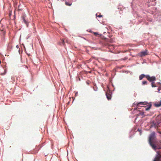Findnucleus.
<instances>
[{
  "mask_svg": "<svg viewBox=\"0 0 161 161\" xmlns=\"http://www.w3.org/2000/svg\"><path fill=\"white\" fill-rule=\"evenodd\" d=\"M4 71L5 72V73H6V71H5V70H4Z\"/></svg>",
  "mask_w": 161,
  "mask_h": 161,
  "instance_id": "7c9ffc66",
  "label": "nucleus"
},
{
  "mask_svg": "<svg viewBox=\"0 0 161 161\" xmlns=\"http://www.w3.org/2000/svg\"><path fill=\"white\" fill-rule=\"evenodd\" d=\"M156 80V77L154 76H153L152 77H151V79L149 81L150 82H154V81L155 80Z\"/></svg>",
  "mask_w": 161,
  "mask_h": 161,
  "instance_id": "1a4fd4ad",
  "label": "nucleus"
},
{
  "mask_svg": "<svg viewBox=\"0 0 161 161\" xmlns=\"http://www.w3.org/2000/svg\"><path fill=\"white\" fill-rule=\"evenodd\" d=\"M155 122V121H152V124H154V122Z\"/></svg>",
  "mask_w": 161,
  "mask_h": 161,
  "instance_id": "5701e85b",
  "label": "nucleus"
},
{
  "mask_svg": "<svg viewBox=\"0 0 161 161\" xmlns=\"http://www.w3.org/2000/svg\"><path fill=\"white\" fill-rule=\"evenodd\" d=\"M65 4L66 5L69 6H71L72 4V3H69L68 2H65Z\"/></svg>",
  "mask_w": 161,
  "mask_h": 161,
  "instance_id": "4468645a",
  "label": "nucleus"
},
{
  "mask_svg": "<svg viewBox=\"0 0 161 161\" xmlns=\"http://www.w3.org/2000/svg\"><path fill=\"white\" fill-rule=\"evenodd\" d=\"M154 105L156 107H159L161 106V101H160L159 103L158 102H155L154 103Z\"/></svg>",
  "mask_w": 161,
  "mask_h": 161,
  "instance_id": "423d86ee",
  "label": "nucleus"
},
{
  "mask_svg": "<svg viewBox=\"0 0 161 161\" xmlns=\"http://www.w3.org/2000/svg\"><path fill=\"white\" fill-rule=\"evenodd\" d=\"M145 77L149 81L151 77H150L149 75H145Z\"/></svg>",
  "mask_w": 161,
  "mask_h": 161,
  "instance_id": "9b49d317",
  "label": "nucleus"
},
{
  "mask_svg": "<svg viewBox=\"0 0 161 161\" xmlns=\"http://www.w3.org/2000/svg\"><path fill=\"white\" fill-rule=\"evenodd\" d=\"M26 16L25 15H22L21 17V18L23 20L24 22L26 25L28 27V24L27 21L25 19V18L26 17Z\"/></svg>",
  "mask_w": 161,
  "mask_h": 161,
  "instance_id": "39448f33",
  "label": "nucleus"
},
{
  "mask_svg": "<svg viewBox=\"0 0 161 161\" xmlns=\"http://www.w3.org/2000/svg\"><path fill=\"white\" fill-rule=\"evenodd\" d=\"M78 92H76L75 93V96H77L78 95Z\"/></svg>",
  "mask_w": 161,
  "mask_h": 161,
  "instance_id": "aec40b11",
  "label": "nucleus"
},
{
  "mask_svg": "<svg viewBox=\"0 0 161 161\" xmlns=\"http://www.w3.org/2000/svg\"><path fill=\"white\" fill-rule=\"evenodd\" d=\"M10 16V13H9V14H8Z\"/></svg>",
  "mask_w": 161,
  "mask_h": 161,
  "instance_id": "bb28decb",
  "label": "nucleus"
},
{
  "mask_svg": "<svg viewBox=\"0 0 161 161\" xmlns=\"http://www.w3.org/2000/svg\"><path fill=\"white\" fill-rule=\"evenodd\" d=\"M37 152V151H36L35 152H32L33 153H35Z\"/></svg>",
  "mask_w": 161,
  "mask_h": 161,
  "instance_id": "412c9836",
  "label": "nucleus"
},
{
  "mask_svg": "<svg viewBox=\"0 0 161 161\" xmlns=\"http://www.w3.org/2000/svg\"><path fill=\"white\" fill-rule=\"evenodd\" d=\"M159 151L156 152L157 154L153 161H161V148L160 146L159 148H157Z\"/></svg>",
  "mask_w": 161,
  "mask_h": 161,
  "instance_id": "f03ea898",
  "label": "nucleus"
},
{
  "mask_svg": "<svg viewBox=\"0 0 161 161\" xmlns=\"http://www.w3.org/2000/svg\"><path fill=\"white\" fill-rule=\"evenodd\" d=\"M62 44L63 45H64V44H65V42L64 40H62Z\"/></svg>",
  "mask_w": 161,
  "mask_h": 161,
  "instance_id": "f3484780",
  "label": "nucleus"
},
{
  "mask_svg": "<svg viewBox=\"0 0 161 161\" xmlns=\"http://www.w3.org/2000/svg\"><path fill=\"white\" fill-rule=\"evenodd\" d=\"M145 75L144 74H142L141 75H140L139 76V80H142L143 78L145 77Z\"/></svg>",
  "mask_w": 161,
  "mask_h": 161,
  "instance_id": "6e6552de",
  "label": "nucleus"
},
{
  "mask_svg": "<svg viewBox=\"0 0 161 161\" xmlns=\"http://www.w3.org/2000/svg\"><path fill=\"white\" fill-rule=\"evenodd\" d=\"M158 91H160V89H159V88H158Z\"/></svg>",
  "mask_w": 161,
  "mask_h": 161,
  "instance_id": "393cba45",
  "label": "nucleus"
},
{
  "mask_svg": "<svg viewBox=\"0 0 161 161\" xmlns=\"http://www.w3.org/2000/svg\"><path fill=\"white\" fill-rule=\"evenodd\" d=\"M144 114V112H140L139 113V115H143Z\"/></svg>",
  "mask_w": 161,
  "mask_h": 161,
  "instance_id": "2eb2a0df",
  "label": "nucleus"
},
{
  "mask_svg": "<svg viewBox=\"0 0 161 161\" xmlns=\"http://www.w3.org/2000/svg\"><path fill=\"white\" fill-rule=\"evenodd\" d=\"M148 143L152 149L155 151L157 150V148H159L160 146L161 145V141L157 140L156 133L154 132L150 134Z\"/></svg>",
  "mask_w": 161,
  "mask_h": 161,
  "instance_id": "f257e3e1",
  "label": "nucleus"
},
{
  "mask_svg": "<svg viewBox=\"0 0 161 161\" xmlns=\"http://www.w3.org/2000/svg\"><path fill=\"white\" fill-rule=\"evenodd\" d=\"M94 34L96 36H97V35H98V33L97 32H94Z\"/></svg>",
  "mask_w": 161,
  "mask_h": 161,
  "instance_id": "a211bd4d",
  "label": "nucleus"
},
{
  "mask_svg": "<svg viewBox=\"0 0 161 161\" xmlns=\"http://www.w3.org/2000/svg\"><path fill=\"white\" fill-rule=\"evenodd\" d=\"M148 104V103L146 102H140L139 103H137V102H134V105H136V107L140 106L141 107H143V106H142V105H147Z\"/></svg>",
  "mask_w": 161,
  "mask_h": 161,
  "instance_id": "7ed1b4c3",
  "label": "nucleus"
},
{
  "mask_svg": "<svg viewBox=\"0 0 161 161\" xmlns=\"http://www.w3.org/2000/svg\"><path fill=\"white\" fill-rule=\"evenodd\" d=\"M108 42H114V40L113 39H111L109 40Z\"/></svg>",
  "mask_w": 161,
  "mask_h": 161,
  "instance_id": "dca6fc26",
  "label": "nucleus"
},
{
  "mask_svg": "<svg viewBox=\"0 0 161 161\" xmlns=\"http://www.w3.org/2000/svg\"><path fill=\"white\" fill-rule=\"evenodd\" d=\"M89 32H92V31H89Z\"/></svg>",
  "mask_w": 161,
  "mask_h": 161,
  "instance_id": "a878e982",
  "label": "nucleus"
},
{
  "mask_svg": "<svg viewBox=\"0 0 161 161\" xmlns=\"http://www.w3.org/2000/svg\"><path fill=\"white\" fill-rule=\"evenodd\" d=\"M158 84H160V82H158Z\"/></svg>",
  "mask_w": 161,
  "mask_h": 161,
  "instance_id": "c85d7f7f",
  "label": "nucleus"
},
{
  "mask_svg": "<svg viewBox=\"0 0 161 161\" xmlns=\"http://www.w3.org/2000/svg\"><path fill=\"white\" fill-rule=\"evenodd\" d=\"M149 21H150V22H152V19H149V20H148Z\"/></svg>",
  "mask_w": 161,
  "mask_h": 161,
  "instance_id": "b1692460",
  "label": "nucleus"
},
{
  "mask_svg": "<svg viewBox=\"0 0 161 161\" xmlns=\"http://www.w3.org/2000/svg\"><path fill=\"white\" fill-rule=\"evenodd\" d=\"M60 1H64V0H60Z\"/></svg>",
  "mask_w": 161,
  "mask_h": 161,
  "instance_id": "72a5a7b5",
  "label": "nucleus"
},
{
  "mask_svg": "<svg viewBox=\"0 0 161 161\" xmlns=\"http://www.w3.org/2000/svg\"><path fill=\"white\" fill-rule=\"evenodd\" d=\"M147 51L146 50L145 51H142L139 53V55L141 57L145 56L146 55H147Z\"/></svg>",
  "mask_w": 161,
  "mask_h": 161,
  "instance_id": "20e7f679",
  "label": "nucleus"
},
{
  "mask_svg": "<svg viewBox=\"0 0 161 161\" xmlns=\"http://www.w3.org/2000/svg\"><path fill=\"white\" fill-rule=\"evenodd\" d=\"M4 74H5V73H4V74H3L1 73V74L2 75H3Z\"/></svg>",
  "mask_w": 161,
  "mask_h": 161,
  "instance_id": "cd10ccee",
  "label": "nucleus"
},
{
  "mask_svg": "<svg viewBox=\"0 0 161 161\" xmlns=\"http://www.w3.org/2000/svg\"><path fill=\"white\" fill-rule=\"evenodd\" d=\"M158 124H157V125H156H156H155V127H157V126H158Z\"/></svg>",
  "mask_w": 161,
  "mask_h": 161,
  "instance_id": "4be33fe9",
  "label": "nucleus"
},
{
  "mask_svg": "<svg viewBox=\"0 0 161 161\" xmlns=\"http://www.w3.org/2000/svg\"><path fill=\"white\" fill-rule=\"evenodd\" d=\"M147 104H148V107L145 108V110L146 111L149 110L152 106V104L151 103H148Z\"/></svg>",
  "mask_w": 161,
  "mask_h": 161,
  "instance_id": "9d476101",
  "label": "nucleus"
},
{
  "mask_svg": "<svg viewBox=\"0 0 161 161\" xmlns=\"http://www.w3.org/2000/svg\"><path fill=\"white\" fill-rule=\"evenodd\" d=\"M154 83V82H152V83H151V86H152V87H156L157 86L156 85H153Z\"/></svg>",
  "mask_w": 161,
  "mask_h": 161,
  "instance_id": "ddd939ff",
  "label": "nucleus"
},
{
  "mask_svg": "<svg viewBox=\"0 0 161 161\" xmlns=\"http://www.w3.org/2000/svg\"><path fill=\"white\" fill-rule=\"evenodd\" d=\"M106 97L108 100H109L111 99V96L110 94L106 93Z\"/></svg>",
  "mask_w": 161,
  "mask_h": 161,
  "instance_id": "0eeeda50",
  "label": "nucleus"
},
{
  "mask_svg": "<svg viewBox=\"0 0 161 161\" xmlns=\"http://www.w3.org/2000/svg\"><path fill=\"white\" fill-rule=\"evenodd\" d=\"M4 71L5 72V73H6V71H5V70H4Z\"/></svg>",
  "mask_w": 161,
  "mask_h": 161,
  "instance_id": "2f4dec72",
  "label": "nucleus"
},
{
  "mask_svg": "<svg viewBox=\"0 0 161 161\" xmlns=\"http://www.w3.org/2000/svg\"><path fill=\"white\" fill-rule=\"evenodd\" d=\"M147 82L146 81H143L142 82V84L143 85H146L147 84Z\"/></svg>",
  "mask_w": 161,
  "mask_h": 161,
  "instance_id": "f8f14e48",
  "label": "nucleus"
},
{
  "mask_svg": "<svg viewBox=\"0 0 161 161\" xmlns=\"http://www.w3.org/2000/svg\"><path fill=\"white\" fill-rule=\"evenodd\" d=\"M146 24L147 25H148V23H146Z\"/></svg>",
  "mask_w": 161,
  "mask_h": 161,
  "instance_id": "c756f323",
  "label": "nucleus"
},
{
  "mask_svg": "<svg viewBox=\"0 0 161 161\" xmlns=\"http://www.w3.org/2000/svg\"><path fill=\"white\" fill-rule=\"evenodd\" d=\"M96 15L97 16V17H101L102 16V15H99L98 16H97V14H96Z\"/></svg>",
  "mask_w": 161,
  "mask_h": 161,
  "instance_id": "6ab92c4d",
  "label": "nucleus"
},
{
  "mask_svg": "<svg viewBox=\"0 0 161 161\" xmlns=\"http://www.w3.org/2000/svg\"><path fill=\"white\" fill-rule=\"evenodd\" d=\"M4 71L5 72V73H6V71H5V70H4Z\"/></svg>",
  "mask_w": 161,
  "mask_h": 161,
  "instance_id": "473e14b6",
  "label": "nucleus"
}]
</instances>
